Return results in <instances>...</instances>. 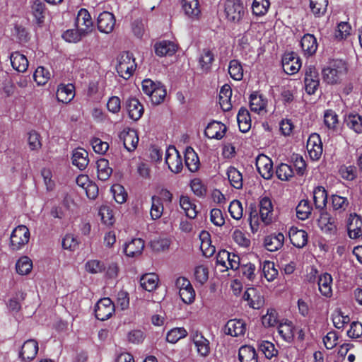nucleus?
<instances>
[{
    "mask_svg": "<svg viewBox=\"0 0 362 362\" xmlns=\"http://www.w3.org/2000/svg\"><path fill=\"white\" fill-rule=\"evenodd\" d=\"M111 192L117 203L122 204L126 202L127 194L123 186L119 184L114 185L111 187Z\"/></svg>",
    "mask_w": 362,
    "mask_h": 362,
    "instance_id": "obj_62",
    "label": "nucleus"
},
{
    "mask_svg": "<svg viewBox=\"0 0 362 362\" xmlns=\"http://www.w3.org/2000/svg\"><path fill=\"white\" fill-rule=\"evenodd\" d=\"M240 362H258L255 349L251 346H242L238 352Z\"/></svg>",
    "mask_w": 362,
    "mask_h": 362,
    "instance_id": "obj_38",
    "label": "nucleus"
},
{
    "mask_svg": "<svg viewBox=\"0 0 362 362\" xmlns=\"http://www.w3.org/2000/svg\"><path fill=\"white\" fill-rule=\"evenodd\" d=\"M89 163L88 153L83 148H78L74 151L72 155V163L79 170H84Z\"/></svg>",
    "mask_w": 362,
    "mask_h": 362,
    "instance_id": "obj_26",
    "label": "nucleus"
},
{
    "mask_svg": "<svg viewBox=\"0 0 362 362\" xmlns=\"http://www.w3.org/2000/svg\"><path fill=\"white\" fill-rule=\"evenodd\" d=\"M300 46L305 55L310 57L313 55L318 47L317 39L312 34H305L301 38Z\"/></svg>",
    "mask_w": 362,
    "mask_h": 362,
    "instance_id": "obj_21",
    "label": "nucleus"
},
{
    "mask_svg": "<svg viewBox=\"0 0 362 362\" xmlns=\"http://www.w3.org/2000/svg\"><path fill=\"white\" fill-rule=\"evenodd\" d=\"M228 211L232 218L240 220L243 214V209L241 202L237 199L232 201L229 205Z\"/></svg>",
    "mask_w": 362,
    "mask_h": 362,
    "instance_id": "obj_59",
    "label": "nucleus"
},
{
    "mask_svg": "<svg viewBox=\"0 0 362 362\" xmlns=\"http://www.w3.org/2000/svg\"><path fill=\"white\" fill-rule=\"evenodd\" d=\"M151 217L153 220H157L160 218L163 212V205L159 197L153 196L151 197Z\"/></svg>",
    "mask_w": 362,
    "mask_h": 362,
    "instance_id": "obj_49",
    "label": "nucleus"
},
{
    "mask_svg": "<svg viewBox=\"0 0 362 362\" xmlns=\"http://www.w3.org/2000/svg\"><path fill=\"white\" fill-rule=\"evenodd\" d=\"M284 242V235L283 233H274L265 237L264 245L267 250L274 252L279 250L283 246Z\"/></svg>",
    "mask_w": 362,
    "mask_h": 362,
    "instance_id": "obj_22",
    "label": "nucleus"
},
{
    "mask_svg": "<svg viewBox=\"0 0 362 362\" xmlns=\"http://www.w3.org/2000/svg\"><path fill=\"white\" fill-rule=\"evenodd\" d=\"M154 49L159 57L172 56L176 52V45L173 42L163 40L156 43Z\"/></svg>",
    "mask_w": 362,
    "mask_h": 362,
    "instance_id": "obj_28",
    "label": "nucleus"
},
{
    "mask_svg": "<svg viewBox=\"0 0 362 362\" xmlns=\"http://www.w3.org/2000/svg\"><path fill=\"white\" fill-rule=\"evenodd\" d=\"M85 267L86 271L91 274L100 273L105 269L103 262L96 259L88 261Z\"/></svg>",
    "mask_w": 362,
    "mask_h": 362,
    "instance_id": "obj_64",
    "label": "nucleus"
},
{
    "mask_svg": "<svg viewBox=\"0 0 362 362\" xmlns=\"http://www.w3.org/2000/svg\"><path fill=\"white\" fill-rule=\"evenodd\" d=\"M144 248V241L141 238H134L125 245L124 252L127 256L133 257L140 255Z\"/></svg>",
    "mask_w": 362,
    "mask_h": 362,
    "instance_id": "obj_24",
    "label": "nucleus"
},
{
    "mask_svg": "<svg viewBox=\"0 0 362 362\" xmlns=\"http://www.w3.org/2000/svg\"><path fill=\"white\" fill-rule=\"evenodd\" d=\"M237 120L238 123L239 129L240 132L245 133L251 128V118L249 111L242 107L238 113Z\"/></svg>",
    "mask_w": 362,
    "mask_h": 362,
    "instance_id": "obj_34",
    "label": "nucleus"
},
{
    "mask_svg": "<svg viewBox=\"0 0 362 362\" xmlns=\"http://www.w3.org/2000/svg\"><path fill=\"white\" fill-rule=\"evenodd\" d=\"M98 177L105 181L108 180L112 173V169L109 166V161L105 158H100L97 161Z\"/></svg>",
    "mask_w": 362,
    "mask_h": 362,
    "instance_id": "obj_42",
    "label": "nucleus"
},
{
    "mask_svg": "<svg viewBox=\"0 0 362 362\" xmlns=\"http://www.w3.org/2000/svg\"><path fill=\"white\" fill-rule=\"evenodd\" d=\"M262 272L268 281H273L278 275V271L274 267V263L270 261L264 262Z\"/></svg>",
    "mask_w": 362,
    "mask_h": 362,
    "instance_id": "obj_57",
    "label": "nucleus"
},
{
    "mask_svg": "<svg viewBox=\"0 0 362 362\" xmlns=\"http://www.w3.org/2000/svg\"><path fill=\"white\" fill-rule=\"evenodd\" d=\"M332 204L334 211L341 213L347 208L349 202L346 197L334 194L332 196Z\"/></svg>",
    "mask_w": 362,
    "mask_h": 362,
    "instance_id": "obj_54",
    "label": "nucleus"
},
{
    "mask_svg": "<svg viewBox=\"0 0 362 362\" xmlns=\"http://www.w3.org/2000/svg\"><path fill=\"white\" fill-rule=\"evenodd\" d=\"M38 351V343L35 339L25 341L20 351L19 356L25 361H30L35 358Z\"/></svg>",
    "mask_w": 362,
    "mask_h": 362,
    "instance_id": "obj_14",
    "label": "nucleus"
},
{
    "mask_svg": "<svg viewBox=\"0 0 362 362\" xmlns=\"http://www.w3.org/2000/svg\"><path fill=\"white\" fill-rule=\"evenodd\" d=\"M278 332L284 341H291L294 337L293 327L291 322L280 323L278 327Z\"/></svg>",
    "mask_w": 362,
    "mask_h": 362,
    "instance_id": "obj_46",
    "label": "nucleus"
},
{
    "mask_svg": "<svg viewBox=\"0 0 362 362\" xmlns=\"http://www.w3.org/2000/svg\"><path fill=\"white\" fill-rule=\"evenodd\" d=\"M318 225L322 230L328 233H334L337 230L335 219L327 212H322L318 219Z\"/></svg>",
    "mask_w": 362,
    "mask_h": 362,
    "instance_id": "obj_23",
    "label": "nucleus"
},
{
    "mask_svg": "<svg viewBox=\"0 0 362 362\" xmlns=\"http://www.w3.org/2000/svg\"><path fill=\"white\" fill-rule=\"evenodd\" d=\"M324 123L329 129H334L338 123V115L332 110H327L324 114Z\"/></svg>",
    "mask_w": 362,
    "mask_h": 362,
    "instance_id": "obj_61",
    "label": "nucleus"
},
{
    "mask_svg": "<svg viewBox=\"0 0 362 362\" xmlns=\"http://www.w3.org/2000/svg\"><path fill=\"white\" fill-rule=\"evenodd\" d=\"M51 74L48 69L39 66L35 70L33 78L38 85H45L50 78Z\"/></svg>",
    "mask_w": 362,
    "mask_h": 362,
    "instance_id": "obj_53",
    "label": "nucleus"
},
{
    "mask_svg": "<svg viewBox=\"0 0 362 362\" xmlns=\"http://www.w3.org/2000/svg\"><path fill=\"white\" fill-rule=\"evenodd\" d=\"M185 165L191 172H196L199 170L200 162L197 153L191 147L186 148L185 153Z\"/></svg>",
    "mask_w": 362,
    "mask_h": 362,
    "instance_id": "obj_30",
    "label": "nucleus"
},
{
    "mask_svg": "<svg viewBox=\"0 0 362 362\" xmlns=\"http://www.w3.org/2000/svg\"><path fill=\"white\" fill-rule=\"evenodd\" d=\"M328 0H310V8L316 17L323 16L327 11Z\"/></svg>",
    "mask_w": 362,
    "mask_h": 362,
    "instance_id": "obj_45",
    "label": "nucleus"
},
{
    "mask_svg": "<svg viewBox=\"0 0 362 362\" xmlns=\"http://www.w3.org/2000/svg\"><path fill=\"white\" fill-rule=\"evenodd\" d=\"M346 72V63L340 59L331 62L329 66L322 70L324 80L328 83H337Z\"/></svg>",
    "mask_w": 362,
    "mask_h": 362,
    "instance_id": "obj_1",
    "label": "nucleus"
},
{
    "mask_svg": "<svg viewBox=\"0 0 362 362\" xmlns=\"http://www.w3.org/2000/svg\"><path fill=\"white\" fill-rule=\"evenodd\" d=\"M12 67L18 72H24L28 67V61L26 57L19 52H14L10 56Z\"/></svg>",
    "mask_w": 362,
    "mask_h": 362,
    "instance_id": "obj_32",
    "label": "nucleus"
},
{
    "mask_svg": "<svg viewBox=\"0 0 362 362\" xmlns=\"http://www.w3.org/2000/svg\"><path fill=\"white\" fill-rule=\"evenodd\" d=\"M270 6L269 0H254L252 9L255 16H262L265 15Z\"/></svg>",
    "mask_w": 362,
    "mask_h": 362,
    "instance_id": "obj_51",
    "label": "nucleus"
},
{
    "mask_svg": "<svg viewBox=\"0 0 362 362\" xmlns=\"http://www.w3.org/2000/svg\"><path fill=\"white\" fill-rule=\"evenodd\" d=\"M281 63L284 72L288 75L297 73L301 67L300 59L295 52L285 53Z\"/></svg>",
    "mask_w": 362,
    "mask_h": 362,
    "instance_id": "obj_8",
    "label": "nucleus"
},
{
    "mask_svg": "<svg viewBox=\"0 0 362 362\" xmlns=\"http://www.w3.org/2000/svg\"><path fill=\"white\" fill-rule=\"evenodd\" d=\"M267 100L262 94L252 93L250 96V107L251 111L260 113L267 106Z\"/></svg>",
    "mask_w": 362,
    "mask_h": 362,
    "instance_id": "obj_31",
    "label": "nucleus"
},
{
    "mask_svg": "<svg viewBox=\"0 0 362 362\" xmlns=\"http://www.w3.org/2000/svg\"><path fill=\"white\" fill-rule=\"evenodd\" d=\"M313 202L315 208L323 210L326 206L327 202V194L325 189L322 186H318L313 191Z\"/></svg>",
    "mask_w": 362,
    "mask_h": 362,
    "instance_id": "obj_37",
    "label": "nucleus"
},
{
    "mask_svg": "<svg viewBox=\"0 0 362 362\" xmlns=\"http://www.w3.org/2000/svg\"><path fill=\"white\" fill-rule=\"evenodd\" d=\"M332 318L334 327L337 329H341L344 327L345 324L349 322V317L348 315H344L341 310L337 309L334 311L332 315Z\"/></svg>",
    "mask_w": 362,
    "mask_h": 362,
    "instance_id": "obj_55",
    "label": "nucleus"
},
{
    "mask_svg": "<svg viewBox=\"0 0 362 362\" xmlns=\"http://www.w3.org/2000/svg\"><path fill=\"white\" fill-rule=\"evenodd\" d=\"M227 131L226 126L217 121H212L208 124L204 130V135L209 139H221Z\"/></svg>",
    "mask_w": 362,
    "mask_h": 362,
    "instance_id": "obj_12",
    "label": "nucleus"
},
{
    "mask_svg": "<svg viewBox=\"0 0 362 362\" xmlns=\"http://www.w3.org/2000/svg\"><path fill=\"white\" fill-rule=\"evenodd\" d=\"M362 220L356 214H351L348 218L347 229L350 238L355 239L360 237L361 233Z\"/></svg>",
    "mask_w": 362,
    "mask_h": 362,
    "instance_id": "obj_18",
    "label": "nucleus"
},
{
    "mask_svg": "<svg viewBox=\"0 0 362 362\" xmlns=\"http://www.w3.org/2000/svg\"><path fill=\"white\" fill-rule=\"evenodd\" d=\"M182 8L186 16L192 20H198L201 16L199 0H182Z\"/></svg>",
    "mask_w": 362,
    "mask_h": 362,
    "instance_id": "obj_19",
    "label": "nucleus"
},
{
    "mask_svg": "<svg viewBox=\"0 0 362 362\" xmlns=\"http://www.w3.org/2000/svg\"><path fill=\"white\" fill-rule=\"evenodd\" d=\"M306 148L310 158L313 160H317L322 154V143L317 134H312L308 137L306 144Z\"/></svg>",
    "mask_w": 362,
    "mask_h": 362,
    "instance_id": "obj_9",
    "label": "nucleus"
},
{
    "mask_svg": "<svg viewBox=\"0 0 362 362\" xmlns=\"http://www.w3.org/2000/svg\"><path fill=\"white\" fill-rule=\"evenodd\" d=\"M256 167L261 176L266 180L270 179L273 174V163L271 158L265 155H259L256 159Z\"/></svg>",
    "mask_w": 362,
    "mask_h": 362,
    "instance_id": "obj_10",
    "label": "nucleus"
},
{
    "mask_svg": "<svg viewBox=\"0 0 362 362\" xmlns=\"http://www.w3.org/2000/svg\"><path fill=\"white\" fill-rule=\"evenodd\" d=\"M125 104L129 117L134 121L139 120L144 113V107L139 100L129 98Z\"/></svg>",
    "mask_w": 362,
    "mask_h": 362,
    "instance_id": "obj_20",
    "label": "nucleus"
},
{
    "mask_svg": "<svg viewBox=\"0 0 362 362\" xmlns=\"http://www.w3.org/2000/svg\"><path fill=\"white\" fill-rule=\"evenodd\" d=\"M165 96L166 90L160 83H158L154 90L152 91V94L149 95L152 103L155 105H159L163 102Z\"/></svg>",
    "mask_w": 362,
    "mask_h": 362,
    "instance_id": "obj_56",
    "label": "nucleus"
},
{
    "mask_svg": "<svg viewBox=\"0 0 362 362\" xmlns=\"http://www.w3.org/2000/svg\"><path fill=\"white\" fill-rule=\"evenodd\" d=\"M180 205L188 218H194L197 216L196 205L190 201L189 197L181 196L180 198Z\"/></svg>",
    "mask_w": 362,
    "mask_h": 362,
    "instance_id": "obj_43",
    "label": "nucleus"
},
{
    "mask_svg": "<svg viewBox=\"0 0 362 362\" xmlns=\"http://www.w3.org/2000/svg\"><path fill=\"white\" fill-rule=\"evenodd\" d=\"M158 276L153 273L146 274L140 279L141 286L147 291H153L158 284Z\"/></svg>",
    "mask_w": 362,
    "mask_h": 362,
    "instance_id": "obj_40",
    "label": "nucleus"
},
{
    "mask_svg": "<svg viewBox=\"0 0 362 362\" xmlns=\"http://www.w3.org/2000/svg\"><path fill=\"white\" fill-rule=\"evenodd\" d=\"M119 139L123 141L124 146L128 151L136 149L139 142L136 130L130 128L124 129L119 134Z\"/></svg>",
    "mask_w": 362,
    "mask_h": 362,
    "instance_id": "obj_13",
    "label": "nucleus"
},
{
    "mask_svg": "<svg viewBox=\"0 0 362 362\" xmlns=\"http://www.w3.org/2000/svg\"><path fill=\"white\" fill-rule=\"evenodd\" d=\"M246 331V324L243 320L231 319L225 325L224 332L232 337L243 335Z\"/></svg>",
    "mask_w": 362,
    "mask_h": 362,
    "instance_id": "obj_15",
    "label": "nucleus"
},
{
    "mask_svg": "<svg viewBox=\"0 0 362 362\" xmlns=\"http://www.w3.org/2000/svg\"><path fill=\"white\" fill-rule=\"evenodd\" d=\"M74 86L71 83L59 86L57 90V98L63 103H69L74 97Z\"/></svg>",
    "mask_w": 362,
    "mask_h": 362,
    "instance_id": "obj_27",
    "label": "nucleus"
},
{
    "mask_svg": "<svg viewBox=\"0 0 362 362\" xmlns=\"http://www.w3.org/2000/svg\"><path fill=\"white\" fill-rule=\"evenodd\" d=\"M31 12L36 23L41 26L45 18V4L41 0H34L31 4Z\"/></svg>",
    "mask_w": 362,
    "mask_h": 362,
    "instance_id": "obj_29",
    "label": "nucleus"
},
{
    "mask_svg": "<svg viewBox=\"0 0 362 362\" xmlns=\"http://www.w3.org/2000/svg\"><path fill=\"white\" fill-rule=\"evenodd\" d=\"M190 339L197 348V353L202 357H206L211 351L209 341L197 329L190 332Z\"/></svg>",
    "mask_w": 362,
    "mask_h": 362,
    "instance_id": "obj_6",
    "label": "nucleus"
},
{
    "mask_svg": "<svg viewBox=\"0 0 362 362\" xmlns=\"http://www.w3.org/2000/svg\"><path fill=\"white\" fill-rule=\"evenodd\" d=\"M76 24L83 35L91 30L93 22L88 10L86 8L79 10L76 17Z\"/></svg>",
    "mask_w": 362,
    "mask_h": 362,
    "instance_id": "obj_16",
    "label": "nucleus"
},
{
    "mask_svg": "<svg viewBox=\"0 0 362 362\" xmlns=\"http://www.w3.org/2000/svg\"><path fill=\"white\" fill-rule=\"evenodd\" d=\"M291 160L293 163L296 173L302 176L305 174L306 170V163L303 156L298 154H293Z\"/></svg>",
    "mask_w": 362,
    "mask_h": 362,
    "instance_id": "obj_60",
    "label": "nucleus"
},
{
    "mask_svg": "<svg viewBox=\"0 0 362 362\" xmlns=\"http://www.w3.org/2000/svg\"><path fill=\"white\" fill-rule=\"evenodd\" d=\"M214 62V54L213 52L208 48L203 49L199 58V64L201 69L204 72H209Z\"/></svg>",
    "mask_w": 362,
    "mask_h": 362,
    "instance_id": "obj_35",
    "label": "nucleus"
},
{
    "mask_svg": "<svg viewBox=\"0 0 362 362\" xmlns=\"http://www.w3.org/2000/svg\"><path fill=\"white\" fill-rule=\"evenodd\" d=\"M276 175L279 180L286 181L293 176L294 172L291 165L286 163H281L276 168Z\"/></svg>",
    "mask_w": 362,
    "mask_h": 362,
    "instance_id": "obj_50",
    "label": "nucleus"
},
{
    "mask_svg": "<svg viewBox=\"0 0 362 362\" xmlns=\"http://www.w3.org/2000/svg\"><path fill=\"white\" fill-rule=\"evenodd\" d=\"M347 127L357 134L362 132V116L357 113H349L344 119Z\"/></svg>",
    "mask_w": 362,
    "mask_h": 362,
    "instance_id": "obj_41",
    "label": "nucleus"
},
{
    "mask_svg": "<svg viewBox=\"0 0 362 362\" xmlns=\"http://www.w3.org/2000/svg\"><path fill=\"white\" fill-rule=\"evenodd\" d=\"M226 174L233 187L238 189H242L243 183V175L237 168L230 166L227 170Z\"/></svg>",
    "mask_w": 362,
    "mask_h": 362,
    "instance_id": "obj_39",
    "label": "nucleus"
},
{
    "mask_svg": "<svg viewBox=\"0 0 362 362\" xmlns=\"http://www.w3.org/2000/svg\"><path fill=\"white\" fill-rule=\"evenodd\" d=\"M259 349L267 358H272L275 356L278 351L275 349L274 344L268 341H262L259 343Z\"/></svg>",
    "mask_w": 362,
    "mask_h": 362,
    "instance_id": "obj_58",
    "label": "nucleus"
},
{
    "mask_svg": "<svg viewBox=\"0 0 362 362\" xmlns=\"http://www.w3.org/2000/svg\"><path fill=\"white\" fill-rule=\"evenodd\" d=\"M312 209L313 208L310 206L309 201L307 199H303L296 206V216L302 221L306 220L311 215Z\"/></svg>",
    "mask_w": 362,
    "mask_h": 362,
    "instance_id": "obj_44",
    "label": "nucleus"
},
{
    "mask_svg": "<svg viewBox=\"0 0 362 362\" xmlns=\"http://www.w3.org/2000/svg\"><path fill=\"white\" fill-rule=\"evenodd\" d=\"M165 162L174 173H179L183 168L181 156L175 146H170L165 152Z\"/></svg>",
    "mask_w": 362,
    "mask_h": 362,
    "instance_id": "obj_7",
    "label": "nucleus"
},
{
    "mask_svg": "<svg viewBox=\"0 0 362 362\" xmlns=\"http://www.w3.org/2000/svg\"><path fill=\"white\" fill-rule=\"evenodd\" d=\"M33 267L32 261L28 257L20 258L16 264V272L21 275L28 274Z\"/></svg>",
    "mask_w": 362,
    "mask_h": 362,
    "instance_id": "obj_52",
    "label": "nucleus"
},
{
    "mask_svg": "<svg viewBox=\"0 0 362 362\" xmlns=\"http://www.w3.org/2000/svg\"><path fill=\"white\" fill-rule=\"evenodd\" d=\"M259 215L264 224L268 225L273 218V205L269 197H264L259 202Z\"/></svg>",
    "mask_w": 362,
    "mask_h": 362,
    "instance_id": "obj_17",
    "label": "nucleus"
},
{
    "mask_svg": "<svg viewBox=\"0 0 362 362\" xmlns=\"http://www.w3.org/2000/svg\"><path fill=\"white\" fill-rule=\"evenodd\" d=\"M187 335V332L184 327H175L168 332L166 340L170 343L175 344Z\"/></svg>",
    "mask_w": 362,
    "mask_h": 362,
    "instance_id": "obj_48",
    "label": "nucleus"
},
{
    "mask_svg": "<svg viewBox=\"0 0 362 362\" xmlns=\"http://www.w3.org/2000/svg\"><path fill=\"white\" fill-rule=\"evenodd\" d=\"M225 13L228 21L238 23L244 14V7L240 0H227L225 3Z\"/></svg>",
    "mask_w": 362,
    "mask_h": 362,
    "instance_id": "obj_4",
    "label": "nucleus"
},
{
    "mask_svg": "<svg viewBox=\"0 0 362 362\" xmlns=\"http://www.w3.org/2000/svg\"><path fill=\"white\" fill-rule=\"evenodd\" d=\"M332 276L328 273H325L319 276L318 287L321 294L325 297H330L332 296Z\"/></svg>",
    "mask_w": 362,
    "mask_h": 362,
    "instance_id": "obj_36",
    "label": "nucleus"
},
{
    "mask_svg": "<svg viewBox=\"0 0 362 362\" xmlns=\"http://www.w3.org/2000/svg\"><path fill=\"white\" fill-rule=\"evenodd\" d=\"M291 243L298 248L303 247L308 243V233L304 230L291 228L289 231Z\"/></svg>",
    "mask_w": 362,
    "mask_h": 362,
    "instance_id": "obj_25",
    "label": "nucleus"
},
{
    "mask_svg": "<svg viewBox=\"0 0 362 362\" xmlns=\"http://www.w3.org/2000/svg\"><path fill=\"white\" fill-rule=\"evenodd\" d=\"M30 235L29 229L24 225L15 228L10 236V249L12 251L21 250L29 242Z\"/></svg>",
    "mask_w": 362,
    "mask_h": 362,
    "instance_id": "obj_3",
    "label": "nucleus"
},
{
    "mask_svg": "<svg viewBox=\"0 0 362 362\" xmlns=\"http://www.w3.org/2000/svg\"><path fill=\"white\" fill-rule=\"evenodd\" d=\"M228 73L230 77L235 81H240L243 77V69L238 60L233 59L228 66Z\"/></svg>",
    "mask_w": 362,
    "mask_h": 362,
    "instance_id": "obj_47",
    "label": "nucleus"
},
{
    "mask_svg": "<svg viewBox=\"0 0 362 362\" xmlns=\"http://www.w3.org/2000/svg\"><path fill=\"white\" fill-rule=\"evenodd\" d=\"M115 313V305L110 298H103L98 301L95 307V317L104 321L109 319Z\"/></svg>",
    "mask_w": 362,
    "mask_h": 362,
    "instance_id": "obj_5",
    "label": "nucleus"
},
{
    "mask_svg": "<svg viewBox=\"0 0 362 362\" xmlns=\"http://www.w3.org/2000/svg\"><path fill=\"white\" fill-rule=\"evenodd\" d=\"M117 61L116 69L119 76L124 79L129 78L136 66L132 54L129 52H123L118 55Z\"/></svg>",
    "mask_w": 362,
    "mask_h": 362,
    "instance_id": "obj_2",
    "label": "nucleus"
},
{
    "mask_svg": "<svg viewBox=\"0 0 362 362\" xmlns=\"http://www.w3.org/2000/svg\"><path fill=\"white\" fill-rule=\"evenodd\" d=\"M98 29L104 33H110L115 25V16L108 11H103L98 17Z\"/></svg>",
    "mask_w": 362,
    "mask_h": 362,
    "instance_id": "obj_11",
    "label": "nucleus"
},
{
    "mask_svg": "<svg viewBox=\"0 0 362 362\" xmlns=\"http://www.w3.org/2000/svg\"><path fill=\"white\" fill-rule=\"evenodd\" d=\"M194 278L196 281L200 284H205L209 279V271L206 267L199 265L196 267L194 269Z\"/></svg>",
    "mask_w": 362,
    "mask_h": 362,
    "instance_id": "obj_63",
    "label": "nucleus"
},
{
    "mask_svg": "<svg viewBox=\"0 0 362 362\" xmlns=\"http://www.w3.org/2000/svg\"><path fill=\"white\" fill-rule=\"evenodd\" d=\"M201 245L200 249L202 251L203 255L206 257H211L216 252V248L211 245L210 239V234L205 230L202 231L200 233Z\"/></svg>",
    "mask_w": 362,
    "mask_h": 362,
    "instance_id": "obj_33",
    "label": "nucleus"
}]
</instances>
